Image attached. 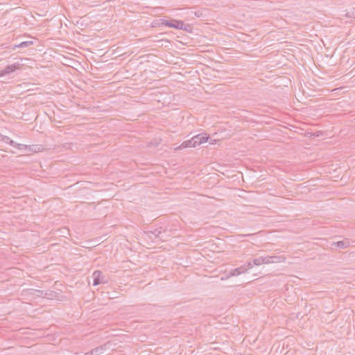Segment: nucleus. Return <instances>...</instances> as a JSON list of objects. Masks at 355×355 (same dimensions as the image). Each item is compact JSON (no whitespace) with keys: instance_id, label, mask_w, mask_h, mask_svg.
<instances>
[{"instance_id":"obj_1","label":"nucleus","mask_w":355,"mask_h":355,"mask_svg":"<svg viewBox=\"0 0 355 355\" xmlns=\"http://www.w3.org/2000/svg\"><path fill=\"white\" fill-rule=\"evenodd\" d=\"M162 24L165 25L166 26L175 28L176 29L187 30L186 27H184V24L182 21H179L176 19H162Z\"/></svg>"},{"instance_id":"obj_2","label":"nucleus","mask_w":355,"mask_h":355,"mask_svg":"<svg viewBox=\"0 0 355 355\" xmlns=\"http://www.w3.org/2000/svg\"><path fill=\"white\" fill-rule=\"evenodd\" d=\"M94 282L93 285L97 286L100 284H105L107 281L102 277V272L100 270H96L93 272Z\"/></svg>"},{"instance_id":"obj_3","label":"nucleus","mask_w":355,"mask_h":355,"mask_svg":"<svg viewBox=\"0 0 355 355\" xmlns=\"http://www.w3.org/2000/svg\"><path fill=\"white\" fill-rule=\"evenodd\" d=\"M209 136L206 133H202L193 137V139L196 146L208 141Z\"/></svg>"},{"instance_id":"obj_4","label":"nucleus","mask_w":355,"mask_h":355,"mask_svg":"<svg viewBox=\"0 0 355 355\" xmlns=\"http://www.w3.org/2000/svg\"><path fill=\"white\" fill-rule=\"evenodd\" d=\"M248 271L246 266H242L230 271L227 277L237 276Z\"/></svg>"},{"instance_id":"obj_5","label":"nucleus","mask_w":355,"mask_h":355,"mask_svg":"<svg viewBox=\"0 0 355 355\" xmlns=\"http://www.w3.org/2000/svg\"><path fill=\"white\" fill-rule=\"evenodd\" d=\"M196 145L194 143L193 137H192L191 139L183 141L179 148H184L196 147Z\"/></svg>"},{"instance_id":"obj_6","label":"nucleus","mask_w":355,"mask_h":355,"mask_svg":"<svg viewBox=\"0 0 355 355\" xmlns=\"http://www.w3.org/2000/svg\"><path fill=\"white\" fill-rule=\"evenodd\" d=\"M271 263H281L284 262L286 261V257L284 256H270Z\"/></svg>"},{"instance_id":"obj_7","label":"nucleus","mask_w":355,"mask_h":355,"mask_svg":"<svg viewBox=\"0 0 355 355\" xmlns=\"http://www.w3.org/2000/svg\"><path fill=\"white\" fill-rule=\"evenodd\" d=\"M26 293L29 295H36L37 297H42L45 294L43 291L36 289H27Z\"/></svg>"},{"instance_id":"obj_8","label":"nucleus","mask_w":355,"mask_h":355,"mask_svg":"<svg viewBox=\"0 0 355 355\" xmlns=\"http://www.w3.org/2000/svg\"><path fill=\"white\" fill-rule=\"evenodd\" d=\"M19 64H13L11 65H8L4 69V73L9 74L11 72L15 71L18 68Z\"/></svg>"},{"instance_id":"obj_9","label":"nucleus","mask_w":355,"mask_h":355,"mask_svg":"<svg viewBox=\"0 0 355 355\" xmlns=\"http://www.w3.org/2000/svg\"><path fill=\"white\" fill-rule=\"evenodd\" d=\"M104 350L103 346H98L93 349H92L88 353L89 355H101Z\"/></svg>"},{"instance_id":"obj_10","label":"nucleus","mask_w":355,"mask_h":355,"mask_svg":"<svg viewBox=\"0 0 355 355\" xmlns=\"http://www.w3.org/2000/svg\"><path fill=\"white\" fill-rule=\"evenodd\" d=\"M334 244L335 245H336L338 248H347L349 245V242L347 240H346V241H338L336 243H334Z\"/></svg>"},{"instance_id":"obj_11","label":"nucleus","mask_w":355,"mask_h":355,"mask_svg":"<svg viewBox=\"0 0 355 355\" xmlns=\"http://www.w3.org/2000/svg\"><path fill=\"white\" fill-rule=\"evenodd\" d=\"M33 41L22 42L20 44L15 45V48H25V47H28V46H31V44H33Z\"/></svg>"},{"instance_id":"obj_12","label":"nucleus","mask_w":355,"mask_h":355,"mask_svg":"<svg viewBox=\"0 0 355 355\" xmlns=\"http://www.w3.org/2000/svg\"><path fill=\"white\" fill-rule=\"evenodd\" d=\"M253 264L254 266H260V265H262L263 264V260H262V257H259L257 259H254L253 261Z\"/></svg>"},{"instance_id":"obj_13","label":"nucleus","mask_w":355,"mask_h":355,"mask_svg":"<svg viewBox=\"0 0 355 355\" xmlns=\"http://www.w3.org/2000/svg\"><path fill=\"white\" fill-rule=\"evenodd\" d=\"M262 260H263V264L271 263L270 256L262 257Z\"/></svg>"},{"instance_id":"obj_14","label":"nucleus","mask_w":355,"mask_h":355,"mask_svg":"<svg viewBox=\"0 0 355 355\" xmlns=\"http://www.w3.org/2000/svg\"><path fill=\"white\" fill-rule=\"evenodd\" d=\"M16 148L19 150H22V149H27L28 146L24 144H17Z\"/></svg>"},{"instance_id":"obj_15","label":"nucleus","mask_w":355,"mask_h":355,"mask_svg":"<svg viewBox=\"0 0 355 355\" xmlns=\"http://www.w3.org/2000/svg\"><path fill=\"white\" fill-rule=\"evenodd\" d=\"M10 146H12V147H15L16 148L17 146V143L14 141L13 140H10L8 142Z\"/></svg>"},{"instance_id":"obj_16","label":"nucleus","mask_w":355,"mask_h":355,"mask_svg":"<svg viewBox=\"0 0 355 355\" xmlns=\"http://www.w3.org/2000/svg\"><path fill=\"white\" fill-rule=\"evenodd\" d=\"M253 265H254L253 262L252 263L251 261H249V262H248V263L245 266H246L248 270H249L250 268H252Z\"/></svg>"},{"instance_id":"obj_17","label":"nucleus","mask_w":355,"mask_h":355,"mask_svg":"<svg viewBox=\"0 0 355 355\" xmlns=\"http://www.w3.org/2000/svg\"><path fill=\"white\" fill-rule=\"evenodd\" d=\"M4 75H6V74L4 73V71H3V70L0 71V77L3 76H4Z\"/></svg>"},{"instance_id":"obj_18","label":"nucleus","mask_w":355,"mask_h":355,"mask_svg":"<svg viewBox=\"0 0 355 355\" xmlns=\"http://www.w3.org/2000/svg\"><path fill=\"white\" fill-rule=\"evenodd\" d=\"M84 355H89V354L88 352H87Z\"/></svg>"}]
</instances>
